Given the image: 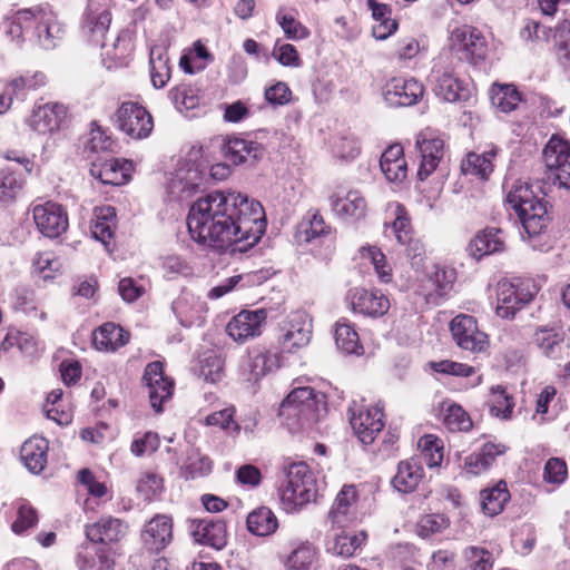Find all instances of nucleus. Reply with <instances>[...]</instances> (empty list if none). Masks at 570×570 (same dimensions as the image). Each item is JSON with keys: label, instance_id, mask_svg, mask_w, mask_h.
<instances>
[{"label": "nucleus", "instance_id": "1", "mask_svg": "<svg viewBox=\"0 0 570 570\" xmlns=\"http://www.w3.org/2000/svg\"><path fill=\"white\" fill-rule=\"evenodd\" d=\"M186 220L193 240L219 253L247 252L266 230L262 204L236 191L216 190L198 198Z\"/></svg>", "mask_w": 570, "mask_h": 570}, {"label": "nucleus", "instance_id": "2", "mask_svg": "<svg viewBox=\"0 0 570 570\" xmlns=\"http://www.w3.org/2000/svg\"><path fill=\"white\" fill-rule=\"evenodd\" d=\"M283 481L278 488L279 500L286 512H295L315 500L316 479L305 462H292L282 468Z\"/></svg>", "mask_w": 570, "mask_h": 570}, {"label": "nucleus", "instance_id": "3", "mask_svg": "<svg viewBox=\"0 0 570 570\" xmlns=\"http://www.w3.org/2000/svg\"><path fill=\"white\" fill-rule=\"evenodd\" d=\"M505 200L517 213L529 237L538 236L547 228L549 223L547 206L533 194L527 183L515 180L508 189Z\"/></svg>", "mask_w": 570, "mask_h": 570}, {"label": "nucleus", "instance_id": "4", "mask_svg": "<svg viewBox=\"0 0 570 570\" xmlns=\"http://www.w3.org/2000/svg\"><path fill=\"white\" fill-rule=\"evenodd\" d=\"M325 411L324 395L313 387L294 389L282 402L279 415L292 429L308 428Z\"/></svg>", "mask_w": 570, "mask_h": 570}, {"label": "nucleus", "instance_id": "5", "mask_svg": "<svg viewBox=\"0 0 570 570\" xmlns=\"http://www.w3.org/2000/svg\"><path fill=\"white\" fill-rule=\"evenodd\" d=\"M449 47L459 60L476 65L487 57L488 46L483 33L475 27H455L449 36Z\"/></svg>", "mask_w": 570, "mask_h": 570}, {"label": "nucleus", "instance_id": "6", "mask_svg": "<svg viewBox=\"0 0 570 570\" xmlns=\"http://www.w3.org/2000/svg\"><path fill=\"white\" fill-rule=\"evenodd\" d=\"M430 82L435 96L444 101H463L470 97L469 85L455 76L453 67L442 56L432 68Z\"/></svg>", "mask_w": 570, "mask_h": 570}, {"label": "nucleus", "instance_id": "7", "mask_svg": "<svg viewBox=\"0 0 570 570\" xmlns=\"http://www.w3.org/2000/svg\"><path fill=\"white\" fill-rule=\"evenodd\" d=\"M534 296L530 282L517 279L500 281L497 286L495 313L501 318H513Z\"/></svg>", "mask_w": 570, "mask_h": 570}, {"label": "nucleus", "instance_id": "8", "mask_svg": "<svg viewBox=\"0 0 570 570\" xmlns=\"http://www.w3.org/2000/svg\"><path fill=\"white\" fill-rule=\"evenodd\" d=\"M278 343L286 353H295L305 347L312 337V320L304 311L288 314L279 326Z\"/></svg>", "mask_w": 570, "mask_h": 570}, {"label": "nucleus", "instance_id": "9", "mask_svg": "<svg viewBox=\"0 0 570 570\" xmlns=\"http://www.w3.org/2000/svg\"><path fill=\"white\" fill-rule=\"evenodd\" d=\"M543 159L553 176V183L570 190V142L552 136L543 149Z\"/></svg>", "mask_w": 570, "mask_h": 570}, {"label": "nucleus", "instance_id": "10", "mask_svg": "<svg viewBox=\"0 0 570 570\" xmlns=\"http://www.w3.org/2000/svg\"><path fill=\"white\" fill-rule=\"evenodd\" d=\"M415 145L421 157L417 177L425 180L444 156V138L439 131L425 128L419 132Z\"/></svg>", "mask_w": 570, "mask_h": 570}, {"label": "nucleus", "instance_id": "11", "mask_svg": "<svg viewBox=\"0 0 570 570\" xmlns=\"http://www.w3.org/2000/svg\"><path fill=\"white\" fill-rule=\"evenodd\" d=\"M118 128L134 139H144L154 128L151 115L137 102L121 104L116 112Z\"/></svg>", "mask_w": 570, "mask_h": 570}, {"label": "nucleus", "instance_id": "12", "mask_svg": "<svg viewBox=\"0 0 570 570\" xmlns=\"http://www.w3.org/2000/svg\"><path fill=\"white\" fill-rule=\"evenodd\" d=\"M453 340L462 350L481 353L489 345L488 335L478 326L476 320L471 315L460 314L450 324Z\"/></svg>", "mask_w": 570, "mask_h": 570}, {"label": "nucleus", "instance_id": "13", "mask_svg": "<svg viewBox=\"0 0 570 570\" xmlns=\"http://www.w3.org/2000/svg\"><path fill=\"white\" fill-rule=\"evenodd\" d=\"M532 341L540 353L549 360L561 361L569 356L570 345L560 325L538 326L533 332Z\"/></svg>", "mask_w": 570, "mask_h": 570}, {"label": "nucleus", "instance_id": "14", "mask_svg": "<svg viewBox=\"0 0 570 570\" xmlns=\"http://www.w3.org/2000/svg\"><path fill=\"white\" fill-rule=\"evenodd\" d=\"M350 423L364 444H371L384 426L383 413L379 407H364L356 402L348 407Z\"/></svg>", "mask_w": 570, "mask_h": 570}, {"label": "nucleus", "instance_id": "15", "mask_svg": "<svg viewBox=\"0 0 570 570\" xmlns=\"http://www.w3.org/2000/svg\"><path fill=\"white\" fill-rule=\"evenodd\" d=\"M142 381L148 390L151 407L161 412L163 404L171 399L174 391V381L165 375L163 363L155 361L147 364Z\"/></svg>", "mask_w": 570, "mask_h": 570}, {"label": "nucleus", "instance_id": "16", "mask_svg": "<svg viewBox=\"0 0 570 570\" xmlns=\"http://www.w3.org/2000/svg\"><path fill=\"white\" fill-rule=\"evenodd\" d=\"M347 299L354 313L372 318L382 317L391 306L389 297L376 288H352Z\"/></svg>", "mask_w": 570, "mask_h": 570}, {"label": "nucleus", "instance_id": "17", "mask_svg": "<svg viewBox=\"0 0 570 570\" xmlns=\"http://www.w3.org/2000/svg\"><path fill=\"white\" fill-rule=\"evenodd\" d=\"M282 366V355L278 352L257 347L250 351L243 361L240 372L247 382H257L266 374Z\"/></svg>", "mask_w": 570, "mask_h": 570}, {"label": "nucleus", "instance_id": "18", "mask_svg": "<svg viewBox=\"0 0 570 570\" xmlns=\"http://www.w3.org/2000/svg\"><path fill=\"white\" fill-rule=\"evenodd\" d=\"M423 94V85L413 78H392L383 87V98L391 107L413 106Z\"/></svg>", "mask_w": 570, "mask_h": 570}, {"label": "nucleus", "instance_id": "19", "mask_svg": "<svg viewBox=\"0 0 570 570\" xmlns=\"http://www.w3.org/2000/svg\"><path fill=\"white\" fill-rule=\"evenodd\" d=\"M33 220L38 230L49 238H56L68 228V217L62 207L47 202L32 209Z\"/></svg>", "mask_w": 570, "mask_h": 570}, {"label": "nucleus", "instance_id": "20", "mask_svg": "<svg viewBox=\"0 0 570 570\" xmlns=\"http://www.w3.org/2000/svg\"><path fill=\"white\" fill-rule=\"evenodd\" d=\"M266 317L265 309H244L227 323L226 332L235 342L244 343L262 334Z\"/></svg>", "mask_w": 570, "mask_h": 570}, {"label": "nucleus", "instance_id": "21", "mask_svg": "<svg viewBox=\"0 0 570 570\" xmlns=\"http://www.w3.org/2000/svg\"><path fill=\"white\" fill-rule=\"evenodd\" d=\"M32 29L40 46L46 50L53 49L65 35L63 26L57 20L56 14L41 7L33 8Z\"/></svg>", "mask_w": 570, "mask_h": 570}, {"label": "nucleus", "instance_id": "22", "mask_svg": "<svg viewBox=\"0 0 570 570\" xmlns=\"http://www.w3.org/2000/svg\"><path fill=\"white\" fill-rule=\"evenodd\" d=\"M332 210L344 220H358L367 210V203L357 189H338L331 197Z\"/></svg>", "mask_w": 570, "mask_h": 570}, {"label": "nucleus", "instance_id": "23", "mask_svg": "<svg viewBox=\"0 0 570 570\" xmlns=\"http://www.w3.org/2000/svg\"><path fill=\"white\" fill-rule=\"evenodd\" d=\"M144 547L150 552H160L173 540V520L166 514H156L141 532Z\"/></svg>", "mask_w": 570, "mask_h": 570}, {"label": "nucleus", "instance_id": "24", "mask_svg": "<svg viewBox=\"0 0 570 570\" xmlns=\"http://www.w3.org/2000/svg\"><path fill=\"white\" fill-rule=\"evenodd\" d=\"M454 282V269L435 266L434 272L420 286V294L426 303L438 305L451 292Z\"/></svg>", "mask_w": 570, "mask_h": 570}, {"label": "nucleus", "instance_id": "25", "mask_svg": "<svg viewBox=\"0 0 570 570\" xmlns=\"http://www.w3.org/2000/svg\"><path fill=\"white\" fill-rule=\"evenodd\" d=\"M356 499L357 491L354 485H344L341 489L328 512V521L333 529H345L354 522Z\"/></svg>", "mask_w": 570, "mask_h": 570}, {"label": "nucleus", "instance_id": "26", "mask_svg": "<svg viewBox=\"0 0 570 570\" xmlns=\"http://www.w3.org/2000/svg\"><path fill=\"white\" fill-rule=\"evenodd\" d=\"M98 45L101 47L102 62L108 69L126 66L134 50L132 35L128 29L120 30L112 42L102 40Z\"/></svg>", "mask_w": 570, "mask_h": 570}, {"label": "nucleus", "instance_id": "27", "mask_svg": "<svg viewBox=\"0 0 570 570\" xmlns=\"http://www.w3.org/2000/svg\"><path fill=\"white\" fill-rule=\"evenodd\" d=\"M190 532L196 542L223 549L227 543V530L224 521L214 518L193 520Z\"/></svg>", "mask_w": 570, "mask_h": 570}, {"label": "nucleus", "instance_id": "28", "mask_svg": "<svg viewBox=\"0 0 570 570\" xmlns=\"http://www.w3.org/2000/svg\"><path fill=\"white\" fill-rule=\"evenodd\" d=\"M112 14L108 8H104L94 0L88 2L85 14L83 30L90 41L98 45L105 40L111 24Z\"/></svg>", "mask_w": 570, "mask_h": 570}, {"label": "nucleus", "instance_id": "29", "mask_svg": "<svg viewBox=\"0 0 570 570\" xmlns=\"http://www.w3.org/2000/svg\"><path fill=\"white\" fill-rule=\"evenodd\" d=\"M202 181L203 177L196 168H180L169 180L167 190L171 199L176 202H185L197 191Z\"/></svg>", "mask_w": 570, "mask_h": 570}, {"label": "nucleus", "instance_id": "30", "mask_svg": "<svg viewBox=\"0 0 570 570\" xmlns=\"http://www.w3.org/2000/svg\"><path fill=\"white\" fill-rule=\"evenodd\" d=\"M66 117V107L60 104H46L32 110L28 117V126L39 132L47 134L59 128L60 122Z\"/></svg>", "mask_w": 570, "mask_h": 570}, {"label": "nucleus", "instance_id": "31", "mask_svg": "<svg viewBox=\"0 0 570 570\" xmlns=\"http://www.w3.org/2000/svg\"><path fill=\"white\" fill-rule=\"evenodd\" d=\"M132 164L126 159L110 158L100 164H94L90 174L102 184L120 186L128 181Z\"/></svg>", "mask_w": 570, "mask_h": 570}, {"label": "nucleus", "instance_id": "32", "mask_svg": "<svg viewBox=\"0 0 570 570\" xmlns=\"http://www.w3.org/2000/svg\"><path fill=\"white\" fill-rule=\"evenodd\" d=\"M173 311L183 326L200 325L205 320L207 305L190 293H183L174 303Z\"/></svg>", "mask_w": 570, "mask_h": 570}, {"label": "nucleus", "instance_id": "33", "mask_svg": "<svg viewBox=\"0 0 570 570\" xmlns=\"http://www.w3.org/2000/svg\"><path fill=\"white\" fill-rule=\"evenodd\" d=\"M424 478V469L417 459L401 461L397 471L392 479L395 490L402 493L413 492Z\"/></svg>", "mask_w": 570, "mask_h": 570}, {"label": "nucleus", "instance_id": "34", "mask_svg": "<svg viewBox=\"0 0 570 570\" xmlns=\"http://www.w3.org/2000/svg\"><path fill=\"white\" fill-rule=\"evenodd\" d=\"M380 167L389 181H403L407 175L403 147L400 144L389 146L381 156Z\"/></svg>", "mask_w": 570, "mask_h": 570}, {"label": "nucleus", "instance_id": "35", "mask_svg": "<svg viewBox=\"0 0 570 570\" xmlns=\"http://www.w3.org/2000/svg\"><path fill=\"white\" fill-rule=\"evenodd\" d=\"M126 533V525L119 519L101 518L98 522L87 525L86 535L94 543H111L120 540Z\"/></svg>", "mask_w": 570, "mask_h": 570}, {"label": "nucleus", "instance_id": "36", "mask_svg": "<svg viewBox=\"0 0 570 570\" xmlns=\"http://www.w3.org/2000/svg\"><path fill=\"white\" fill-rule=\"evenodd\" d=\"M48 441L40 436L28 439L21 446L20 459L33 474H39L47 464Z\"/></svg>", "mask_w": 570, "mask_h": 570}, {"label": "nucleus", "instance_id": "37", "mask_svg": "<svg viewBox=\"0 0 570 570\" xmlns=\"http://www.w3.org/2000/svg\"><path fill=\"white\" fill-rule=\"evenodd\" d=\"M504 249V239L502 230L499 228H485L480 232L469 245V252L475 259L483 256L502 252Z\"/></svg>", "mask_w": 570, "mask_h": 570}, {"label": "nucleus", "instance_id": "38", "mask_svg": "<svg viewBox=\"0 0 570 570\" xmlns=\"http://www.w3.org/2000/svg\"><path fill=\"white\" fill-rule=\"evenodd\" d=\"M129 334L115 323H105L94 332L92 342L97 350L112 352L127 344Z\"/></svg>", "mask_w": 570, "mask_h": 570}, {"label": "nucleus", "instance_id": "39", "mask_svg": "<svg viewBox=\"0 0 570 570\" xmlns=\"http://www.w3.org/2000/svg\"><path fill=\"white\" fill-rule=\"evenodd\" d=\"M116 227V210L112 206H101L95 209V219L91 224L92 236L109 249Z\"/></svg>", "mask_w": 570, "mask_h": 570}, {"label": "nucleus", "instance_id": "40", "mask_svg": "<svg viewBox=\"0 0 570 570\" xmlns=\"http://www.w3.org/2000/svg\"><path fill=\"white\" fill-rule=\"evenodd\" d=\"M225 158L233 165H240L248 157L256 159L261 156V146L257 142L248 141L243 138H230L223 148Z\"/></svg>", "mask_w": 570, "mask_h": 570}, {"label": "nucleus", "instance_id": "41", "mask_svg": "<svg viewBox=\"0 0 570 570\" xmlns=\"http://www.w3.org/2000/svg\"><path fill=\"white\" fill-rule=\"evenodd\" d=\"M336 346L346 354L360 355L363 346L354 325L346 318H341L335 324L334 332Z\"/></svg>", "mask_w": 570, "mask_h": 570}, {"label": "nucleus", "instance_id": "42", "mask_svg": "<svg viewBox=\"0 0 570 570\" xmlns=\"http://www.w3.org/2000/svg\"><path fill=\"white\" fill-rule=\"evenodd\" d=\"M367 7L375 20V24L373 26V36L380 40L386 39L397 28L396 21L391 19L390 7L377 2L376 0H367Z\"/></svg>", "mask_w": 570, "mask_h": 570}, {"label": "nucleus", "instance_id": "43", "mask_svg": "<svg viewBox=\"0 0 570 570\" xmlns=\"http://www.w3.org/2000/svg\"><path fill=\"white\" fill-rule=\"evenodd\" d=\"M497 154L498 149L494 147L481 155L470 153L462 161V173L464 175H474L482 179H488L490 174L493 171V159L495 158Z\"/></svg>", "mask_w": 570, "mask_h": 570}, {"label": "nucleus", "instance_id": "44", "mask_svg": "<svg viewBox=\"0 0 570 570\" xmlns=\"http://www.w3.org/2000/svg\"><path fill=\"white\" fill-rule=\"evenodd\" d=\"M169 59L166 49L161 46H153L149 53V67L151 83L155 88H163L170 79Z\"/></svg>", "mask_w": 570, "mask_h": 570}, {"label": "nucleus", "instance_id": "45", "mask_svg": "<svg viewBox=\"0 0 570 570\" xmlns=\"http://www.w3.org/2000/svg\"><path fill=\"white\" fill-rule=\"evenodd\" d=\"M490 414L500 420H511L514 409V399L502 385L492 386L488 400Z\"/></svg>", "mask_w": 570, "mask_h": 570}, {"label": "nucleus", "instance_id": "46", "mask_svg": "<svg viewBox=\"0 0 570 570\" xmlns=\"http://www.w3.org/2000/svg\"><path fill=\"white\" fill-rule=\"evenodd\" d=\"M246 523L248 531L259 537L272 534L278 527L274 512L266 507L258 508L250 512Z\"/></svg>", "mask_w": 570, "mask_h": 570}, {"label": "nucleus", "instance_id": "47", "mask_svg": "<svg viewBox=\"0 0 570 570\" xmlns=\"http://www.w3.org/2000/svg\"><path fill=\"white\" fill-rule=\"evenodd\" d=\"M510 493L504 481H500L495 487L481 491V503L483 512L490 517L502 512L504 504L509 501Z\"/></svg>", "mask_w": 570, "mask_h": 570}, {"label": "nucleus", "instance_id": "48", "mask_svg": "<svg viewBox=\"0 0 570 570\" xmlns=\"http://www.w3.org/2000/svg\"><path fill=\"white\" fill-rule=\"evenodd\" d=\"M520 101V92L513 85H494L491 89V102L502 112L514 110Z\"/></svg>", "mask_w": 570, "mask_h": 570}, {"label": "nucleus", "instance_id": "49", "mask_svg": "<svg viewBox=\"0 0 570 570\" xmlns=\"http://www.w3.org/2000/svg\"><path fill=\"white\" fill-rule=\"evenodd\" d=\"M443 423L452 432L469 431L472 421L465 410L455 403H443Z\"/></svg>", "mask_w": 570, "mask_h": 570}, {"label": "nucleus", "instance_id": "50", "mask_svg": "<svg viewBox=\"0 0 570 570\" xmlns=\"http://www.w3.org/2000/svg\"><path fill=\"white\" fill-rule=\"evenodd\" d=\"M360 253L363 259H367L373 265L381 283L392 282V266L380 248L376 246L362 247Z\"/></svg>", "mask_w": 570, "mask_h": 570}, {"label": "nucleus", "instance_id": "51", "mask_svg": "<svg viewBox=\"0 0 570 570\" xmlns=\"http://www.w3.org/2000/svg\"><path fill=\"white\" fill-rule=\"evenodd\" d=\"M169 98L180 111L196 109L200 104L198 90L190 85L180 83L169 91Z\"/></svg>", "mask_w": 570, "mask_h": 570}, {"label": "nucleus", "instance_id": "52", "mask_svg": "<svg viewBox=\"0 0 570 570\" xmlns=\"http://www.w3.org/2000/svg\"><path fill=\"white\" fill-rule=\"evenodd\" d=\"M317 560L316 549L309 543H303L288 556L287 570H312Z\"/></svg>", "mask_w": 570, "mask_h": 570}, {"label": "nucleus", "instance_id": "53", "mask_svg": "<svg viewBox=\"0 0 570 570\" xmlns=\"http://www.w3.org/2000/svg\"><path fill=\"white\" fill-rule=\"evenodd\" d=\"M365 538L364 532L358 534H350L344 531L342 533H335L333 546L330 547L328 550L336 556L348 558L362 546Z\"/></svg>", "mask_w": 570, "mask_h": 570}, {"label": "nucleus", "instance_id": "54", "mask_svg": "<svg viewBox=\"0 0 570 570\" xmlns=\"http://www.w3.org/2000/svg\"><path fill=\"white\" fill-rule=\"evenodd\" d=\"M276 21L282 28L285 37L289 40H303L309 37L311 32L303 23L291 13L279 9L276 13Z\"/></svg>", "mask_w": 570, "mask_h": 570}, {"label": "nucleus", "instance_id": "55", "mask_svg": "<svg viewBox=\"0 0 570 570\" xmlns=\"http://www.w3.org/2000/svg\"><path fill=\"white\" fill-rule=\"evenodd\" d=\"M332 150L336 157L343 160H352L360 155L361 146L354 135L342 134L335 137Z\"/></svg>", "mask_w": 570, "mask_h": 570}, {"label": "nucleus", "instance_id": "56", "mask_svg": "<svg viewBox=\"0 0 570 570\" xmlns=\"http://www.w3.org/2000/svg\"><path fill=\"white\" fill-rule=\"evenodd\" d=\"M136 489L146 501H151L164 492V479L157 473L147 472L140 476Z\"/></svg>", "mask_w": 570, "mask_h": 570}, {"label": "nucleus", "instance_id": "57", "mask_svg": "<svg viewBox=\"0 0 570 570\" xmlns=\"http://www.w3.org/2000/svg\"><path fill=\"white\" fill-rule=\"evenodd\" d=\"M46 83V76L42 72L24 75L12 79L7 85V92L16 98H21L26 90L36 89Z\"/></svg>", "mask_w": 570, "mask_h": 570}, {"label": "nucleus", "instance_id": "58", "mask_svg": "<svg viewBox=\"0 0 570 570\" xmlns=\"http://www.w3.org/2000/svg\"><path fill=\"white\" fill-rule=\"evenodd\" d=\"M419 446L430 468L439 466L443 460V446L441 440L432 434L424 435L419 441Z\"/></svg>", "mask_w": 570, "mask_h": 570}, {"label": "nucleus", "instance_id": "59", "mask_svg": "<svg viewBox=\"0 0 570 570\" xmlns=\"http://www.w3.org/2000/svg\"><path fill=\"white\" fill-rule=\"evenodd\" d=\"M33 8L19 10L9 21L7 35L20 42L23 33L32 29Z\"/></svg>", "mask_w": 570, "mask_h": 570}, {"label": "nucleus", "instance_id": "60", "mask_svg": "<svg viewBox=\"0 0 570 570\" xmlns=\"http://www.w3.org/2000/svg\"><path fill=\"white\" fill-rule=\"evenodd\" d=\"M234 406H229L207 415L205 423L206 425L218 426L230 434H237L240 431V426L234 421Z\"/></svg>", "mask_w": 570, "mask_h": 570}, {"label": "nucleus", "instance_id": "61", "mask_svg": "<svg viewBox=\"0 0 570 570\" xmlns=\"http://www.w3.org/2000/svg\"><path fill=\"white\" fill-rule=\"evenodd\" d=\"M464 558L468 562L464 570H492V554L483 548L468 547L464 550Z\"/></svg>", "mask_w": 570, "mask_h": 570}, {"label": "nucleus", "instance_id": "62", "mask_svg": "<svg viewBox=\"0 0 570 570\" xmlns=\"http://www.w3.org/2000/svg\"><path fill=\"white\" fill-rule=\"evenodd\" d=\"M568 476L567 463L560 458H550L543 469V480L550 484H562Z\"/></svg>", "mask_w": 570, "mask_h": 570}, {"label": "nucleus", "instance_id": "63", "mask_svg": "<svg viewBox=\"0 0 570 570\" xmlns=\"http://www.w3.org/2000/svg\"><path fill=\"white\" fill-rule=\"evenodd\" d=\"M554 38H559L558 56L564 69L570 71V22L563 20L556 29Z\"/></svg>", "mask_w": 570, "mask_h": 570}, {"label": "nucleus", "instance_id": "64", "mask_svg": "<svg viewBox=\"0 0 570 570\" xmlns=\"http://www.w3.org/2000/svg\"><path fill=\"white\" fill-rule=\"evenodd\" d=\"M272 56L284 67L298 68L302 66L299 53L291 43H278L277 41Z\"/></svg>", "mask_w": 570, "mask_h": 570}]
</instances>
